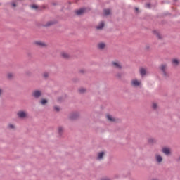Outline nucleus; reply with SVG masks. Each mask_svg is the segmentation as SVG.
<instances>
[{"label": "nucleus", "instance_id": "obj_6", "mask_svg": "<svg viewBox=\"0 0 180 180\" xmlns=\"http://www.w3.org/2000/svg\"><path fill=\"white\" fill-rule=\"evenodd\" d=\"M112 65L114 68H117V70H122V65L118 62H112Z\"/></svg>", "mask_w": 180, "mask_h": 180}, {"label": "nucleus", "instance_id": "obj_22", "mask_svg": "<svg viewBox=\"0 0 180 180\" xmlns=\"http://www.w3.org/2000/svg\"><path fill=\"white\" fill-rule=\"evenodd\" d=\"M149 144H153V143H155V139L150 138L148 140Z\"/></svg>", "mask_w": 180, "mask_h": 180}, {"label": "nucleus", "instance_id": "obj_30", "mask_svg": "<svg viewBox=\"0 0 180 180\" xmlns=\"http://www.w3.org/2000/svg\"><path fill=\"white\" fill-rule=\"evenodd\" d=\"M12 77H13V75L12 73H8V78L9 79H11V78H12Z\"/></svg>", "mask_w": 180, "mask_h": 180}, {"label": "nucleus", "instance_id": "obj_14", "mask_svg": "<svg viewBox=\"0 0 180 180\" xmlns=\"http://www.w3.org/2000/svg\"><path fill=\"white\" fill-rule=\"evenodd\" d=\"M140 74L142 77H144V75H146V74H147V71L146 70V69H144L143 68H141L140 69Z\"/></svg>", "mask_w": 180, "mask_h": 180}, {"label": "nucleus", "instance_id": "obj_3", "mask_svg": "<svg viewBox=\"0 0 180 180\" xmlns=\"http://www.w3.org/2000/svg\"><path fill=\"white\" fill-rule=\"evenodd\" d=\"M141 84V83L139 82V80H137L136 79H134L131 82V86L135 87L140 86Z\"/></svg>", "mask_w": 180, "mask_h": 180}, {"label": "nucleus", "instance_id": "obj_25", "mask_svg": "<svg viewBox=\"0 0 180 180\" xmlns=\"http://www.w3.org/2000/svg\"><path fill=\"white\" fill-rule=\"evenodd\" d=\"M145 6H146V8H151V4L148 3V4H146L145 5Z\"/></svg>", "mask_w": 180, "mask_h": 180}, {"label": "nucleus", "instance_id": "obj_1", "mask_svg": "<svg viewBox=\"0 0 180 180\" xmlns=\"http://www.w3.org/2000/svg\"><path fill=\"white\" fill-rule=\"evenodd\" d=\"M167 70H168V66L167 65V64L161 65L160 70L162 71L165 78H168V77H169V73H168V72H167Z\"/></svg>", "mask_w": 180, "mask_h": 180}, {"label": "nucleus", "instance_id": "obj_28", "mask_svg": "<svg viewBox=\"0 0 180 180\" xmlns=\"http://www.w3.org/2000/svg\"><path fill=\"white\" fill-rule=\"evenodd\" d=\"M79 92H80V94H84V92H85V89H79Z\"/></svg>", "mask_w": 180, "mask_h": 180}, {"label": "nucleus", "instance_id": "obj_10", "mask_svg": "<svg viewBox=\"0 0 180 180\" xmlns=\"http://www.w3.org/2000/svg\"><path fill=\"white\" fill-rule=\"evenodd\" d=\"M105 27V22H101L100 24L96 27L97 30H101V29H103Z\"/></svg>", "mask_w": 180, "mask_h": 180}, {"label": "nucleus", "instance_id": "obj_13", "mask_svg": "<svg viewBox=\"0 0 180 180\" xmlns=\"http://www.w3.org/2000/svg\"><path fill=\"white\" fill-rule=\"evenodd\" d=\"M35 44L39 46V47H46V44H44V42L37 41L35 42Z\"/></svg>", "mask_w": 180, "mask_h": 180}, {"label": "nucleus", "instance_id": "obj_7", "mask_svg": "<svg viewBox=\"0 0 180 180\" xmlns=\"http://www.w3.org/2000/svg\"><path fill=\"white\" fill-rule=\"evenodd\" d=\"M162 151L163 154H165V155H169L171 154V150L168 148H163Z\"/></svg>", "mask_w": 180, "mask_h": 180}, {"label": "nucleus", "instance_id": "obj_11", "mask_svg": "<svg viewBox=\"0 0 180 180\" xmlns=\"http://www.w3.org/2000/svg\"><path fill=\"white\" fill-rule=\"evenodd\" d=\"M106 46V45L105 44V43L103 42H101V43H99L98 44V47L100 50H103V49H105V47Z\"/></svg>", "mask_w": 180, "mask_h": 180}, {"label": "nucleus", "instance_id": "obj_38", "mask_svg": "<svg viewBox=\"0 0 180 180\" xmlns=\"http://www.w3.org/2000/svg\"><path fill=\"white\" fill-rule=\"evenodd\" d=\"M135 9H136V11H139V8H136Z\"/></svg>", "mask_w": 180, "mask_h": 180}, {"label": "nucleus", "instance_id": "obj_29", "mask_svg": "<svg viewBox=\"0 0 180 180\" xmlns=\"http://www.w3.org/2000/svg\"><path fill=\"white\" fill-rule=\"evenodd\" d=\"M153 109H157V103H153L152 105Z\"/></svg>", "mask_w": 180, "mask_h": 180}, {"label": "nucleus", "instance_id": "obj_34", "mask_svg": "<svg viewBox=\"0 0 180 180\" xmlns=\"http://www.w3.org/2000/svg\"><path fill=\"white\" fill-rule=\"evenodd\" d=\"M43 9H46V6H41L40 10L41 11V10H43Z\"/></svg>", "mask_w": 180, "mask_h": 180}, {"label": "nucleus", "instance_id": "obj_2", "mask_svg": "<svg viewBox=\"0 0 180 180\" xmlns=\"http://www.w3.org/2000/svg\"><path fill=\"white\" fill-rule=\"evenodd\" d=\"M32 96L37 99L41 96V91L39 90H35L32 92Z\"/></svg>", "mask_w": 180, "mask_h": 180}, {"label": "nucleus", "instance_id": "obj_20", "mask_svg": "<svg viewBox=\"0 0 180 180\" xmlns=\"http://www.w3.org/2000/svg\"><path fill=\"white\" fill-rule=\"evenodd\" d=\"M48 102L49 101H47V99H44V98H43L40 101L41 105H46Z\"/></svg>", "mask_w": 180, "mask_h": 180}, {"label": "nucleus", "instance_id": "obj_37", "mask_svg": "<svg viewBox=\"0 0 180 180\" xmlns=\"http://www.w3.org/2000/svg\"><path fill=\"white\" fill-rule=\"evenodd\" d=\"M80 72L84 73V70H80Z\"/></svg>", "mask_w": 180, "mask_h": 180}, {"label": "nucleus", "instance_id": "obj_8", "mask_svg": "<svg viewBox=\"0 0 180 180\" xmlns=\"http://www.w3.org/2000/svg\"><path fill=\"white\" fill-rule=\"evenodd\" d=\"M155 158H156L157 162H158L159 164L162 162V155H156Z\"/></svg>", "mask_w": 180, "mask_h": 180}, {"label": "nucleus", "instance_id": "obj_15", "mask_svg": "<svg viewBox=\"0 0 180 180\" xmlns=\"http://www.w3.org/2000/svg\"><path fill=\"white\" fill-rule=\"evenodd\" d=\"M103 13H104L105 16L109 15H110V9H109V8L104 9Z\"/></svg>", "mask_w": 180, "mask_h": 180}, {"label": "nucleus", "instance_id": "obj_9", "mask_svg": "<svg viewBox=\"0 0 180 180\" xmlns=\"http://www.w3.org/2000/svg\"><path fill=\"white\" fill-rule=\"evenodd\" d=\"M103 155H105L104 152L98 153V156H97V160H103Z\"/></svg>", "mask_w": 180, "mask_h": 180}, {"label": "nucleus", "instance_id": "obj_18", "mask_svg": "<svg viewBox=\"0 0 180 180\" xmlns=\"http://www.w3.org/2000/svg\"><path fill=\"white\" fill-rule=\"evenodd\" d=\"M107 119L110 122H115V118L113 117H112V115H107Z\"/></svg>", "mask_w": 180, "mask_h": 180}, {"label": "nucleus", "instance_id": "obj_17", "mask_svg": "<svg viewBox=\"0 0 180 180\" xmlns=\"http://www.w3.org/2000/svg\"><path fill=\"white\" fill-rule=\"evenodd\" d=\"M58 131L60 136L63 134V131H64V128L63 127H59L58 129Z\"/></svg>", "mask_w": 180, "mask_h": 180}, {"label": "nucleus", "instance_id": "obj_32", "mask_svg": "<svg viewBox=\"0 0 180 180\" xmlns=\"http://www.w3.org/2000/svg\"><path fill=\"white\" fill-rule=\"evenodd\" d=\"M8 127L9 129H15V126H13L12 124H8Z\"/></svg>", "mask_w": 180, "mask_h": 180}, {"label": "nucleus", "instance_id": "obj_35", "mask_svg": "<svg viewBox=\"0 0 180 180\" xmlns=\"http://www.w3.org/2000/svg\"><path fill=\"white\" fill-rule=\"evenodd\" d=\"M117 78H121L122 75H121L120 73H118V74L117 75Z\"/></svg>", "mask_w": 180, "mask_h": 180}, {"label": "nucleus", "instance_id": "obj_31", "mask_svg": "<svg viewBox=\"0 0 180 180\" xmlns=\"http://www.w3.org/2000/svg\"><path fill=\"white\" fill-rule=\"evenodd\" d=\"M54 110L56 111V112H60V108L57 107V106H55L54 107Z\"/></svg>", "mask_w": 180, "mask_h": 180}, {"label": "nucleus", "instance_id": "obj_36", "mask_svg": "<svg viewBox=\"0 0 180 180\" xmlns=\"http://www.w3.org/2000/svg\"><path fill=\"white\" fill-rule=\"evenodd\" d=\"M52 5H53L54 6H56V5H57V3H53Z\"/></svg>", "mask_w": 180, "mask_h": 180}, {"label": "nucleus", "instance_id": "obj_12", "mask_svg": "<svg viewBox=\"0 0 180 180\" xmlns=\"http://www.w3.org/2000/svg\"><path fill=\"white\" fill-rule=\"evenodd\" d=\"M85 12V9L84 8H80L77 11H76V15H82V13H84Z\"/></svg>", "mask_w": 180, "mask_h": 180}, {"label": "nucleus", "instance_id": "obj_26", "mask_svg": "<svg viewBox=\"0 0 180 180\" xmlns=\"http://www.w3.org/2000/svg\"><path fill=\"white\" fill-rule=\"evenodd\" d=\"M43 76H44V78H48L49 77V73L48 72H44Z\"/></svg>", "mask_w": 180, "mask_h": 180}, {"label": "nucleus", "instance_id": "obj_16", "mask_svg": "<svg viewBox=\"0 0 180 180\" xmlns=\"http://www.w3.org/2000/svg\"><path fill=\"white\" fill-rule=\"evenodd\" d=\"M172 63L173 65L176 67V65H178V64H179V60H178L177 59H173Z\"/></svg>", "mask_w": 180, "mask_h": 180}, {"label": "nucleus", "instance_id": "obj_23", "mask_svg": "<svg viewBox=\"0 0 180 180\" xmlns=\"http://www.w3.org/2000/svg\"><path fill=\"white\" fill-rule=\"evenodd\" d=\"M154 33L156 34L158 39H159V40H161V39H162V37H161V34H160V33L157 32L156 31L154 32Z\"/></svg>", "mask_w": 180, "mask_h": 180}, {"label": "nucleus", "instance_id": "obj_27", "mask_svg": "<svg viewBox=\"0 0 180 180\" xmlns=\"http://www.w3.org/2000/svg\"><path fill=\"white\" fill-rule=\"evenodd\" d=\"M11 6H12L13 8H16V6H17L16 3H15V2H12V3L11 4Z\"/></svg>", "mask_w": 180, "mask_h": 180}, {"label": "nucleus", "instance_id": "obj_24", "mask_svg": "<svg viewBox=\"0 0 180 180\" xmlns=\"http://www.w3.org/2000/svg\"><path fill=\"white\" fill-rule=\"evenodd\" d=\"M32 9H39V6L37 5H32L31 6Z\"/></svg>", "mask_w": 180, "mask_h": 180}, {"label": "nucleus", "instance_id": "obj_4", "mask_svg": "<svg viewBox=\"0 0 180 180\" xmlns=\"http://www.w3.org/2000/svg\"><path fill=\"white\" fill-rule=\"evenodd\" d=\"M17 115L18 117H20V119H25V117H26L27 116V114H26V112L25 111H19L17 113Z\"/></svg>", "mask_w": 180, "mask_h": 180}, {"label": "nucleus", "instance_id": "obj_39", "mask_svg": "<svg viewBox=\"0 0 180 180\" xmlns=\"http://www.w3.org/2000/svg\"><path fill=\"white\" fill-rule=\"evenodd\" d=\"M179 160L180 161V157L179 158Z\"/></svg>", "mask_w": 180, "mask_h": 180}, {"label": "nucleus", "instance_id": "obj_33", "mask_svg": "<svg viewBox=\"0 0 180 180\" xmlns=\"http://www.w3.org/2000/svg\"><path fill=\"white\" fill-rule=\"evenodd\" d=\"M2 94H4V90L0 88V96H2Z\"/></svg>", "mask_w": 180, "mask_h": 180}, {"label": "nucleus", "instance_id": "obj_5", "mask_svg": "<svg viewBox=\"0 0 180 180\" xmlns=\"http://www.w3.org/2000/svg\"><path fill=\"white\" fill-rule=\"evenodd\" d=\"M79 116V114H78V112H73L70 114L69 118L70 119V120H75V119H78Z\"/></svg>", "mask_w": 180, "mask_h": 180}, {"label": "nucleus", "instance_id": "obj_21", "mask_svg": "<svg viewBox=\"0 0 180 180\" xmlns=\"http://www.w3.org/2000/svg\"><path fill=\"white\" fill-rule=\"evenodd\" d=\"M62 57L63 58H68L70 57V55H68V53H62Z\"/></svg>", "mask_w": 180, "mask_h": 180}, {"label": "nucleus", "instance_id": "obj_19", "mask_svg": "<svg viewBox=\"0 0 180 180\" xmlns=\"http://www.w3.org/2000/svg\"><path fill=\"white\" fill-rule=\"evenodd\" d=\"M52 25H54V22L53 21H49L46 25H44V27H49V26H51Z\"/></svg>", "mask_w": 180, "mask_h": 180}]
</instances>
